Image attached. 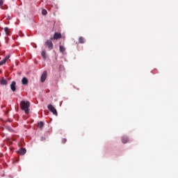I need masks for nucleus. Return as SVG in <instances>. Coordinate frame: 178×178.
Returning <instances> with one entry per match:
<instances>
[{"label":"nucleus","mask_w":178,"mask_h":178,"mask_svg":"<svg viewBox=\"0 0 178 178\" xmlns=\"http://www.w3.org/2000/svg\"><path fill=\"white\" fill-rule=\"evenodd\" d=\"M47 108L50 112L53 113V115H55V116H58V111H56V108L52 106V104H49L47 106Z\"/></svg>","instance_id":"nucleus-3"},{"label":"nucleus","mask_w":178,"mask_h":178,"mask_svg":"<svg viewBox=\"0 0 178 178\" xmlns=\"http://www.w3.org/2000/svg\"><path fill=\"white\" fill-rule=\"evenodd\" d=\"M17 152L19 155H24V154L26 152V150L24 148H21L19 150H18Z\"/></svg>","instance_id":"nucleus-10"},{"label":"nucleus","mask_w":178,"mask_h":178,"mask_svg":"<svg viewBox=\"0 0 178 178\" xmlns=\"http://www.w3.org/2000/svg\"><path fill=\"white\" fill-rule=\"evenodd\" d=\"M62 38V34L60 33H55L53 38L51 40H60Z\"/></svg>","instance_id":"nucleus-4"},{"label":"nucleus","mask_w":178,"mask_h":178,"mask_svg":"<svg viewBox=\"0 0 178 178\" xmlns=\"http://www.w3.org/2000/svg\"><path fill=\"white\" fill-rule=\"evenodd\" d=\"M8 59H9V56H6L1 61V63H2V65H5V63H6V62L8 61Z\"/></svg>","instance_id":"nucleus-13"},{"label":"nucleus","mask_w":178,"mask_h":178,"mask_svg":"<svg viewBox=\"0 0 178 178\" xmlns=\"http://www.w3.org/2000/svg\"><path fill=\"white\" fill-rule=\"evenodd\" d=\"M43 127H44V122L42 121L39 122L38 124V127H39V129H41Z\"/></svg>","instance_id":"nucleus-15"},{"label":"nucleus","mask_w":178,"mask_h":178,"mask_svg":"<svg viewBox=\"0 0 178 178\" xmlns=\"http://www.w3.org/2000/svg\"><path fill=\"white\" fill-rule=\"evenodd\" d=\"M47 13H48V12H47V10L43 9L42 10V15H43V16H45L47 15Z\"/></svg>","instance_id":"nucleus-18"},{"label":"nucleus","mask_w":178,"mask_h":178,"mask_svg":"<svg viewBox=\"0 0 178 178\" xmlns=\"http://www.w3.org/2000/svg\"><path fill=\"white\" fill-rule=\"evenodd\" d=\"M10 89L13 91V92H15L16 91V82L13 81L10 84Z\"/></svg>","instance_id":"nucleus-6"},{"label":"nucleus","mask_w":178,"mask_h":178,"mask_svg":"<svg viewBox=\"0 0 178 178\" xmlns=\"http://www.w3.org/2000/svg\"><path fill=\"white\" fill-rule=\"evenodd\" d=\"M9 130H10V131H12V129L9 128Z\"/></svg>","instance_id":"nucleus-24"},{"label":"nucleus","mask_w":178,"mask_h":178,"mask_svg":"<svg viewBox=\"0 0 178 178\" xmlns=\"http://www.w3.org/2000/svg\"><path fill=\"white\" fill-rule=\"evenodd\" d=\"M0 84L1 86H6L8 84V81H6V79H4L3 78H1L0 79Z\"/></svg>","instance_id":"nucleus-9"},{"label":"nucleus","mask_w":178,"mask_h":178,"mask_svg":"<svg viewBox=\"0 0 178 178\" xmlns=\"http://www.w3.org/2000/svg\"><path fill=\"white\" fill-rule=\"evenodd\" d=\"M7 19H8V20H10V17H8Z\"/></svg>","instance_id":"nucleus-23"},{"label":"nucleus","mask_w":178,"mask_h":178,"mask_svg":"<svg viewBox=\"0 0 178 178\" xmlns=\"http://www.w3.org/2000/svg\"><path fill=\"white\" fill-rule=\"evenodd\" d=\"M8 59H9V56H6L1 61V63H2V65H5V63H6V62L8 61Z\"/></svg>","instance_id":"nucleus-12"},{"label":"nucleus","mask_w":178,"mask_h":178,"mask_svg":"<svg viewBox=\"0 0 178 178\" xmlns=\"http://www.w3.org/2000/svg\"><path fill=\"white\" fill-rule=\"evenodd\" d=\"M20 106L21 109L22 111H24L26 115H29L30 113V102H25V101H22L20 103Z\"/></svg>","instance_id":"nucleus-1"},{"label":"nucleus","mask_w":178,"mask_h":178,"mask_svg":"<svg viewBox=\"0 0 178 178\" xmlns=\"http://www.w3.org/2000/svg\"><path fill=\"white\" fill-rule=\"evenodd\" d=\"M59 51L61 52V54H63L66 51V48H65V46L63 45H60L59 46Z\"/></svg>","instance_id":"nucleus-11"},{"label":"nucleus","mask_w":178,"mask_h":178,"mask_svg":"<svg viewBox=\"0 0 178 178\" xmlns=\"http://www.w3.org/2000/svg\"><path fill=\"white\" fill-rule=\"evenodd\" d=\"M79 44H84V38H83L81 36L79 37Z\"/></svg>","instance_id":"nucleus-16"},{"label":"nucleus","mask_w":178,"mask_h":178,"mask_svg":"<svg viewBox=\"0 0 178 178\" xmlns=\"http://www.w3.org/2000/svg\"><path fill=\"white\" fill-rule=\"evenodd\" d=\"M22 83L24 86H27L29 84V79H27L26 77H24L22 79Z\"/></svg>","instance_id":"nucleus-8"},{"label":"nucleus","mask_w":178,"mask_h":178,"mask_svg":"<svg viewBox=\"0 0 178 178\" xmlns=\"http://www.w3.org/2000/svg\"><path fill=\"white\" fill-rule=\"evenodd\" d=\"M67 141V140L66 138H63L62 139L63 144H65V143H66Z\"/></svg>","instance_id":"nucleus-20"},{"label":"nucleus","mask_w":178,"mask_h":178,"mask_svg":"<svg viewBox=\"0 0 178 178\" xmlns=\"http://www.w3.org/2000/svg\"><path fill=\"white\" fill-rule=\"evenodd\" d=\"M122 143L123 144H127L129 143V138L126 136L122 137Z\"/></svg>","instance_id":"nucleus-7"},{"label":"nucleus","mask_w":178,"mask_h":178,"mask_svg":"<svg viewBox=\"0 0 178 178\" xmlns=\"http://www.w3.org/2000/svg\"><path fill=\"white\" fill-rule=\"evenodd\" d=\"M47 71H44L42 75H41V78H40V81L42 83H44V81H45V80L47 79Z\"/></svg>","instance_id":"nucleus-5"},{"label":"nucleus","mask_w":178,"mask_h":178,"mask_svg":"<svg viewBox=\"0 0 178 178\" xmlns=\"http://www.w3.org/2000/svg\"><path fill=\"white\" fill-rule=\"evenodd\" d=\"M4 31H5L6 34V35H9V28L5 27L4 28Z\"/></svg>","instance_id":"nucleus-17"},{"label":"nucleus","mask_w":178,"mask_h":178,"mask_svg":"<svg viewBox=\"0 0 178 178\" xmlns=\"http://www.w3.org/2000/svg\"><path fill=\"white\" fill-rule=\"evenodd\" d=\"M41 55H42V58H43V59H47V55H46V53H45V51L42 50L41 51Z\"/></svg>","instance_id":"nucleus-14"},{"label":"nucleus","mask_w":178,"mask_h":178,"mask_svg":"<svg viewBox=\"0 0 178 178\" xmlns=\"http://www.w3.org/2000/svg\"><path fill=\"white\" fill-rule=\"evenodd\" d=\"M3 5V0H0V8H2Z\"/></svg>","instance_id":"nucleus-19"},{"label":"nucleus","mask_w":178,"mask_h":178,"mask_svg":"<svg viewBox=\"0 0 178 178\" xmlns=\"http://www.w3.org/2000/svg\"><path fill=\"white\" fill-rule=\"evenodd\" d=\"M2 65L3 64H2V63L0 61V66H2Z\"/></svg>","instance_id":"nucleus-22"},{"label":"nucleus","mask_w":178,"mask_h":178,"mask_svg":"<svg viewBox=\"0 0 178 178\" xmlns=\"http://www.w3.org/2000/svg\"><path fill=\"white\" fill-rule=\"evenodd\" d=\"M63 65H60V66H59V69H60V70H62V69H63Z\"/></svg>","instance_id":"nucleus-21"},{"label":"nucleus","mask_w":178,"mask_h":178,"mask_svg":"<svg viewBox=\"0 0 178 178\" xmlns=\"http://www.w3.org/2000/svg\"><path fill=\"white\" fill-rule=\"evenodd\" d=\"M45 47H47V48L49 49V51L54 49V43H52V40L50 38V40H47L44 43Z\"/></svg>","instance_id":"nucleus-2"}]
</instances>
